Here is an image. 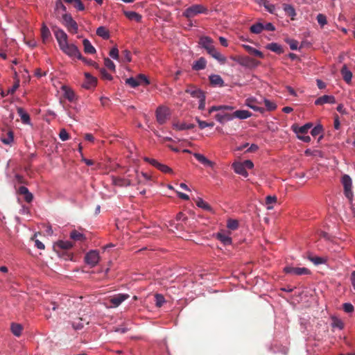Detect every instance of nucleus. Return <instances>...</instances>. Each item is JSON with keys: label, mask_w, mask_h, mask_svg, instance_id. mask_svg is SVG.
Instances as JSON below:
<instances>
[{"label": "nucleus", "mask_w": 355, "mask_h": 355, "mask_svg": "<svg viewBox=\"0 0 355 355\" xmlns=\"http://www.w3.org/2000/svg\"><path fill=\"white\" fill-rule=\"evenodd\" d=\"M54 35L60 50L64 53L71 58L73 55H80V51L78 47L73 44H69L68 36L62 29L58 28L54 31Z\"/></svg>", "instance_id": "nucleus-1"}, {"label": "nucleus", "mask_w": 355, "mask_h": 355, "mask_svg": "<svg viewBox=\"0 0 355 355\" xmlns=\"http://www.w3.org/2000/svg\"><path fill=\"white\" fill-rule=\"evenodd\" d=\"M199 44L205 49L207 53L218 61L220 64H225L226 58L222 55L214 46L213 40L208 36H202L199 40Z\"/></svg>", "instance_id": "nucleus-2"}, {"label": "nucleus", "mask_w": 355, "mask_h": 355, "mask_svg": "<svg viewBox=\"0 0 355 355\" xmlns=\"http://www.w3.org/2000/svg\"><path fill=\"white\" fill-rule=\"evenodd\" d=\"M262 103H264L267 110L268 111H272L277 108L275 103L270 101L266 98H261L260 101L252 98H248L247 99H245V105L261 113H263L264 112V108L259 106L260 105L262 104Z\"/></svg>", "instance_id": "nucleus-3"}, {"label": "nucleus", "mask_w": 355, "mask_h": 355, "mask_svg": "<svg viewBox=\"0 0 355 355\" xmlns=\"http://www.w3.org/2000/svg\"><path fill=\"white\" fill-rule=\"evenodd\" d=\"M228 111L231 110H223V111L218 112L215 116L216 120L220 123H224L236 118L240 119H244V110H236L232 113H229Z\"/></svg>", "instance_id": "nucleus-4"}, {"label": "nucleus", "mask_w": 355, "mask_h": 355, "mask_svg": "<svg viewBox=\"0 0 355 355\" xmlns=\"http://www.w3.org/2000/svg\"><path fill=\"white\" fill-rule=\"evenodd\" d=\"M207 12L208 9L205 6L202 4H193L185 9L182 13V15L189 19L198 15L207 14Z\"/></svg>", "instance_id": "nucleus-5"}, {"label": "nucleus", "mask_w": 355, "mask_h": 355, "mask_svg": "<svg viewBox=\"0 0 355 355\" xmlns=\"http://www.w3.org/2000/svg\"><path fill=\"white\" fill-rule=\"evenodd\" d=\"M243 146H240L235 149L234 156L236 159L233 162L232 165L234 172L241 175H244V162L242 161V154L240 153V151L243 149Z\"/></svg>", "instance_id": "nucleus-6"}, {"label": "nucleus", "mask_w": 355, "mask_h": 355, "mask_svg": "<svg viewBox=\"0 0 355 355\" xmlns=\"http://www.w3.org/2000/svg\"><path fill=\"white\" fill-rule=\"evenodd\" d=\"M62 24L65 26L67 30L71 33H76L78 32V24L73 19L71 15L68 13H64L62 16Z\"/></svg>", "instance_id": "nucleus-7"}, {"label": "nucleus", "mask_w": 355, "mask_h": 355, "mask_svg": "<svg viewBox=\"0 0 355 355\" xmlns=\"http://www.w3.org/2000/svg\"><path fill=\"white\" fill-rule=\"evenodd\" d=\"M98 251L96 250H89L85 256V262L91 268L96 266L100 261Z\"/></svg>", "instance_id": "nucleus-8"}, {"label": "nucleus", "mask_w": 355, "mask_h": 355, "mask_svg": "<svg viewBox=\"0 0 355 355\" xmlns=\"http://www.w3.org/2000/svg\"><path fill=\"white\" fill-rule=\"evenodd\" d=\"M341 182L344 188V194L349 200H352L353 193L352 191V181L349 175H344L342 177Z\"/></svg>", "instance_id": "nucleus-9"}, {"label": "nucleus", "mask_w": 355, "mask_h": 355, "mask_svg": "<svg viewBox=\"0 0 355 355\" xmlns=\"http://www.w3.org/2000/svg\"><path fill=\"white\" fill-rule=\"evenodd\" d=\"M170 116V110L166 106H159L156 110V119L159 124L165 123Z\"/></svg>", "instance_id": "nucleus-10"}, {"label": "nucleus", "mask_w": 355, "mask_h": 355, "mask_svg": "<svg viewBox=\"0 0 355 355\" xmlns=\"http://www.w3.org/2000/svg\"><path fill=\"white\" fill-rule=\"evenodd\" d=\"M130 297V295L127 293H119L114 296H112L110 302V305L106 304L107 308H116L118 307L122 302L125 300H128Z\"/></svg>", "instance_id": "nucleus-11"}, {"label": "nucleus", "mask_w": 355, "mask_h": 355, "mask_svg": "<svg viewBox=\"0 0 355 355\" xmlns=\"http://www.w3.org/2000/svg\"><path fill=\"white\" fill-rule=\"evenodd\" d=\"M284 270L286 273L295 275H309L311 273V271L306 268L287 266L284 268Z\"/></svg>", "instance_id": "nucleus-12"}, {"label": "nucleus", "mask_w": 355, "mask_h": 355, "mask_svg": "<svg viewBox=\"0 0 355 355\" xmlns=\"http://www.w3.org/2000/svg\"><path fill=\"white\" fill-rule=\"evenodd\" d=\"M193 157L202 164H203L205 166L214 168V162L208 159L205 155L200 153H193Z\"/></svg>", "instance_id": "nucleus-13"}, {"label": "nucleus", "mask_w": 355, "mask_h": 355, "mask_svg": "<svg viewBox=\"0 0 355 355\" xmlns=\"http://www.w3.org/2000/svg\"><path fill=\"white\" fill-rule=\"evenodd\" d=\"M336 100L334 96L324 95L318 98L315 101V104L316 105H322L325 103L334 104Z\"/></svg>", "instance_id": "nucleus-14"}, {"label": "nucleus", "mask_w": 355, "mask_h": 355, "mask_svg": "<svg viewBox=\"0 0 355 355\" xmlns=\"http://www.w3.org/2000/svg\"><path fill=\"white\" fill-rule=\"evenodd\" d=\"M135 179L136 180L132 181L137 184H145L150 180V177L145 173L143 172H139L137 171H135Z\"/></svg>", "instance_id": "nucleus-15"}, {"label": "nucleus", "mask_w": 355, "mask_h": 355, "mask_svg": "<svg viewBox=\"0 0 355 355\" xmlns=\"http://www.w3.org/2000/svg\"><path fill=\"white\" fill-rule=\"evenodd\" d=\"M216 238L223 245H228L232 243V239L228 234L225 232H220L216 234Z\"/></svg>", "instance_id": "nucleus-16"}, {"label": "nucleus", "mask_w": 355, "mask_h": 355, "mask_svg": "<svg viewBox=\"0 0 355 355\" xmlns=\"http://www.w3.org/2000/svg\"><path fill=\"white\" fill-rule=\"evenodd\" d=\"M61 89L64 93V98H66L69 101L72 102L75 100L76 94L70 87L67 85H62Z\"/></svg>", "instance_id": "nucleus-17"}, {"label": "nucleus", "mask_w": 355, "mask_h": 355, "mask_svg": "<svg viewBox=\"0 0 355 355\" xmlns=\"http://www.w3.org/2000/svg\"><path fill=\"white\" fill-rule=\"evenodd\" d=\"M114 184L120 187H127L135 184L132 179H121L119 178H112Z\"/></svg>", "instance_id": "nucleus-18"}, {"label": "nucleus", "mask_w": 355, "mask_h": 355, "mask_svg": "<svg viewBox=\"0 0 355 355\" xmlns=\"http://www.w3.org/2000/svg\"><path fill=\"white\" fill-rule=\"evenodd\" d=\"M85 77L86 78L85 83L83 84V87L86 89H89L92 86L96 85V78L92 76L89 73L85 72Z\"/></svg>", "instance_id": "nucleus-19"}, {"label": "nucleus", "mask_w": 355, "mask_h": 355, "mask_svg": "<svg viewBox=\"0 0 355 355\" xmlns=\"http://www.w3.org/2000/svg\"><path fill=\"white\" fill-rule=\"evenodd\" d=\"M312 127V123H308L300 128H298L297 125H293L292 128L295 133L297 134V135H304L306 134L309 131V130Z\"/></svg>", "instance_id": "nucleus-20"}, {"label": "nucleus", "mask_w": 355, "mask_h": 355, "mask_svg": "<svg viewBox=\"0 0 355 355\" xmlns=\"http://www.w3.org/2000/svg\"><path fill=\"white\" fill-rule=\"evenodd\" d=\"M186 92L189 94L193 98H201L202 96H205L204 92L200 89H197L196 87H190L187 88L186 89Z\"/></svg>", "instance_id": "nucleus-21"}, {"label": "nucleus", "mask_w": 355, "mask_h": 355, "mask_svg": "<svg viewBox=\"0 0 355 355\" xmlns=\"http://www.w3.org/2000/svg\"><path fill=\"white\" fill-rule=\"evenodd\" d=\"M245 52H247L251 57L259 58H263L262 52L248 45H245Z\"/></svg>", "instance_id": "nucleus-22"}, {"label": "nucleus", "mask_w": 355, "mask_h": 355, "mask_svg": "<svg viewBox=\"0 0 355 355\" xmlns=\"http://www.w3.org/2000/svg\"><path fill=\"white\" fill-rule=\"evenodd\" d=\"M209 80L212 85L222 87L224 85V81L219 75L213 74L209 76Z\"/></svg>", "instance_id": "nucleus-23"}, {"label": "nucleus", "mask_w": 355, "mask_h": 355, "mask_svg": "<svg viewBox=\"0 0 355 355\" xmlns=\"http://www.w3.org/2000/svg\"><path fill=\"white\" fill-rule=\"evenodd\" d=\"M51 34L49 28L46 26L45 24H43L41 28V37L42 42L46 43L51 37Z\"/></svg>", "instance_id": "nucleus-24"}, {"label": "nucleus", "mask_w": 355, "mask_h": 355, "mask_svg": "<svg viewBox=\"0 0 355 355\" xmlns=\"http://www.w3.org/2000/svg\"><path fill=\"white\" fill-rule=\"evenodd\" d=\"M70 238L75 241H84L86 240L85 235L76 230L71 232Z\"/></svg>", "instance_id": "nucleus-25"}, {"label": "nucleus", "mask_w": 355, "mask_h": 355, "mask_svg": "<svg viewBox=\"0 0 355 355\" xmlns=\"http://www.w3.org/2000/svg\"><path fill=\"white\" fill-rule=\"evenodd\" d=\"M17 113L19 115L21 120L23 123L24 124H30L31 119L30 116L28 113H26L23 108L18 107L17 108Z\"/></svg>", "instance_id": "nucleus-26"}, {"label": "nucleus", "mask_w": 355, "mask_h": 355, "mask_svg": "<svg viewBox=\"0 0 355 355\" xmlns=\"http://www.w3.org/2000/svg\"><path fill=\"white\" fill-rule=\"evenodd\" d=\"M124 15L125 17L130 20H133L135 21H140L141 20V15L135 11H125Z\"/></svg>", "instance_id": "nucleus-27"}, {"label": "nucleus", "mask_w": 355, "mask_h": 355, "mask_svg": "<svg viewBox=\"0 0 355 355\" xmlns=\"http://www.w3.org/2000/svg\"><path fill=\"white\" fill-rule=\"evenodd\" d=\"M260 63V61L257 60L256 58L245 55V67H256L259 65Z\"/></svg>", "instance_id": "nucleus-28"}, {"label": "nucleus", "mask_w": 355, "mask_h": 355, "mask_svg": "<svg viewBox=\"0 0 355 355\" xmlns=\"http://www.w3.org/2000/svg\"><path fill=\"white\" fill-rule=\"evenodd\" d=\"M83 44L84 47V51L86 53L94 54L96 53L95 48L92 46L91 42L87 39L83 40Z\"/></svg>", "instance_id": "nucleus-29"}, {"label": "nucleus", "mask_w": 355, "mask_h": 355, "mask_svg": "<svg viewBox=\"0 0 355 355\" xmlns=\"http://www.w3.org/2000/svg\"><path fill=\"white\" fill-rule=\"evenodd\" d=\"M207 64L206 60L204 58H200L193 62L192 68L194 70L198 71L205 68Z\"/></svg>", "instance_id": "nucleus-30"}, {"label": "nucleus", "mask_w": 355, "mask_h": 355, "mask_svg": "<svg viewBox=\"0 0 355 355\" xmlns=\"http://www.w3.org/2000/svg\"><path fill=\"white\" fill-rule=\"evenodd\" d=\"M341 74L343 76V80L347 83H349L351 82L352 78V73L347 68L345 65L343 66L341 69Z\"/></svg>", "instance_id": "nucleus-31"}, {"label": "nucleus", "mask_w": 355, "mask_h": 355, "mask_svg": "<svg viewBox=\"0 0 355 355\" xmlns=\"http://www.w3.org/2000/svg\"><path fill=\"white\" fill-rule=\"evenodd\" d=\"M55 11L58 15L60 14L62 16V14L67 13V8L61 0H56Z\"/></svg>", "instance_id": "nucleus-32"}, {"label": "nucleus", "mask_w": 355, "mask_h": 355, "mask_svg": "<svg viewBox=\"0 0 355 355\" xmlns=\"http://www.w3.org/2000/svg\"><path fill=\"white\" fill-rule=\"evenodd\" d=\"M266 49L270 50L272 52L277 53L278 54H281L284 52L283 49L281 45L277 43H270L266 46Z\"/></svg>", "instance_id": "nucleus-33"}, {"label": "nucleus", "mask_w": 355, "mask_h": 355, "mask_svg": "<svg viewBox=\"0 0 355 355\" xmlns=\"http://www.w3.org/2000/svg\"><path fill=\"white\" fill-rule=\"evenodd\" d=\"M173 128L178 130H184L192 129L194 127L193 124L186 123H175L173 125Z\"/></svg>", "instance_id": "nucleus-34"}, {"label": "nucleus", "mask_w": 355, "mask_h": 355, "mask_svg": "<svg viewBox=\"0 0 355 355\" xmlns=\"http://www.w3.org/2000/svg\"><path fill=\"white\" fill-rule=\"evenodd\" d=\"M235 109L234 107L231 105H218V106H212L209 110V114H211L213 112L218 111V112L220 111H223V110H234Z\"/></svg>", "instance_id": "nucleus-35"}, {"label": "nucleus", "mask_w": 355, "mask_h": 355, "mask_svg": "<svg viewBox=\"0 0 355 355\" xmlns=\"http://www.w3.org/2000/svg\"><path fill=\"white\" fill-rule=\"evenodd\" d=\"M56 245L63 250H69L73 247V243L70 241H58Z\"/></svg>", "instance_id": "nucleus-36"}, {"label": "nucleus", "mask_w": 355, "mask_h": 355, "mask_svg": "<svg viewBox=\"0 0 355 355\" xmlns=\"http://www.w3.org/2000/svg\"><path fill=\"white\" fill-rule=\"evenodd\" d=\"M96 34L103 39H108L110 37L109 31L104 26H100L96 30Z\"/></svg>", "instance_id": "nucleus-37"}, {"label": "nucleus", "mask_w": 355, "mask_h": 355, "mask_svg": "<svg viewBox=\"0 0 355 355\" xmlns=\"http://www.w3.org/2000/svg\"><path fill=\"white\" fill-rule=\"evenodd\" d=\"M250 31L254 34H259L263 30V24L261 22H257L250 28Z\"/></svg>", "instance_id": "nucleus-38"}, {"label": "nucleus", "mask_w": 355, "mask_h": 355, "mask_svg": "<svg viewBox=\"0 0 355 355\" xmlns=\"http://www.w3.org/2000/svg\"><path fill=\"white\" fill-rule=\"evenodd\" d=\"M14 140V135L13 132L12 131H8L6 134V136L4 137H2L1 139V141L6 145H10Z\"/></svg>", "instance_id": "nucleus-39"}, {"label": "nucleus", "mask_w": 355, "mask_h": 355, "mask_svg": "<svg viewBox=\"0 0 355 355\" xmlns=\"http://www.w3.org/2000/svg\"><path fill=\"white\" fill-rule=\"evenodd\" d=\"M277 198L275 196H268L266 198V204L268 209H272L273 208V204L277 202Z\"/></svg>", "instance_id": "nucleus-40"}, {"label": "nucleus", "mask_w": 355, "mask_h": 355, "mask_svg": "<svg viewBox=\"0 0 355 355\" xmlns=\"http://www.w3.org/2000/svg\"><path fill=\"white\" fill-rule=\"evenodd\" d=\"M73 58H78V60H82L83 62H84L85 64H88V65H91V66H94L95 68L98 69V65L97 63H96L95 62L92 61V60H89V59H87V58H83L82 55H81V53H80V55H73Z\"/></svg>", "instance_id": "nucleus-41"}, {"label": "nucleus", "mask_w": 355, "mask_h": 355, "mask_svg": "<svg viewBox=\"0 0 355 355\" xmlns=\"http://www.w3.org/2000/svg\"><path fill=\"white\" fill-rule=\"evenodd\" d=\"M196 204H197L198 207H199L206 211H212V208L211 207V206L201 198L198 199V200L196 201Z\"/></svg>", "instance_id": "nucleus-42"}, {"label": "nucleus", "mask_w": 355, "mask_h": 355, "mask_svg": "<svg viewBox=\"0 0 355 355\" xmlns=\"http://www.w3.org/2000/svg\"><path fill=\"white\" fill-rule=\"evenodd\" d=\"M11 331L15 336H19L22 331L21 325L19 324H16V323L12 324Z\"/></svg>", "instance_id": "nucleus-43"}, {"label": "nucleus", "mask_w": 355, "mask_h": 355, "mask_svg": "<svg viewBox=\"0 0 355 355\" xmlns=\"http://www.w3.org/2000/svg\"><path fill=\"white\" fill-rule=\"evenodd\" d=\"M284 10L286 12V15L291 16L292 19H293V17L296 15L295 10L294 8L289 4H284Z\"/></svg>", "instance_id": "nucleus-44"}, {"label": "nucleus", "mask_w": 355, "mask_h": 355, "mask_svg": "<svg viewBox=\"0 0 355 355\" xmlns=\"http://www.w3.org/2000/svg\"><path fill=\"white\" fill-rule=\"evenodd\" d=\"M309 259L312 261L315 265H319V264H322V263H324L325 261H326V259L322 258V257H317V256H311V255H309L308 257Z\"/></svg>", "instance_id": "nucleus-45"}, {"label": "nucleus", "mask_w": 355, "mask_h": 355, "mask_svg": "<svg viewBox=\"0 0 355 355\" xmlns=\"http://www.w3.org/2000/svg\"><path fill=\"white\" fill-rule=\"evenodd\" d=\"M125 83L132 88H135L141 85V83L137 80V78H129L125 80Z\"/></svg>", "instance_id": "nucleus-46"}, {"label": "nucleus", "mask_w": 355, "mask_h": 355, "mask_svg": "<svg viewBox=\"0 0 355 355\" xmlns=\"http://www.w3.org/2000/svg\"><path fill=\"white\" fill-rule=\"evenodd\" d=\"M131 61L130 52L128 50H124L122 51L121 62H130Z\"/></svg>", "instance_id": "nucleus-47"}, {"label": "nucleus", "mask_w": 355, "mask_h": 355, "mask_svg": "<svg viewBox=\"0 0 355 355\" xmlns=\"http://www.w3.org/2000/svg\"><path fill=\"white\" fill-rule=\"evenodd\" d=\"M196 121H197L199 128L200 129H205V128H207V127H213L214 125V123H212V122L208 123V122H206L204 121H201L198 118L196 119Z\"/></svg>", "instance_id": "nucleus-48"}, {"label": "nucleus", "mask_w": 355, "mask_h": 355, "mask_svg": "<svg viewBox=\"0 0 355 355\" xmlns=\"http://www.w3.org/2000/svg\"><path fill=\"white\" fill-rule=\"evenodd\" d=\"M104 64H105V66L107 69H110V70H112V71H115V64H114V62H113L110 59H109L108 58H105V59H104Z\"/></svg>", "instance_id": "nucleus-49"}, {"label": "nucleus", "mask_w": 355, "mask_h": 355, "mask_svg": "<svg viewBox=\"0 0 355 355\" xmlns=\"http://www.w3.org/2000/svg\"><path fill=\"white\" fill-rule=\"evenodd\" d=\"M227 227L231 230H234L238 227V221L236 220L230 219L227 220Z\"/></svg>", "instance_id": "nucleus-50"}, {"label": "nucleus", "mask_w": 355, "mask_h": 355, "mask_svg": "<svg viewBox=\"0 0 355 355\" xmlns=\"http://www.w3.org/2000/svg\"><path fill=\"white\" fill-rule=\"evenodd\" d=\"M261 1H263V6L270 13H274L275 10V6L272 4L269 3L266 0H260Z\"/></svg>", "instance_id": "nucleus-51"}, {"label": "nucleus", "mask_w": 355, "mask_h": 355, "mask_svg": "<svg viewBox=\"0 0 355 355\" xmlns=\"http://www.w3.org/2000/svg\"><path fill=\"white\" fill-rule=\"evenodd\" d=\"M322 132V125H316L315 127H314L311 131V134L313 137H316L319 135H320Z\"/></svg>", "instance_id": "nucleus-52"}, {"label": "nucleus", "mask_w": 355, "mask_h": 355, "mask_svg": "<svg viewBox=\"0 0 355 355\" xmlns=\"http://www.w3.org/2000/svg\"><path fill=\"white\" fill-rule=\"evenodd\" d=\"M137 80L141 83V85L144 83L146 85H148L150 84V81L147 76H146L144 74H139L137 76Z\"/></svg>", "instance_id": "nucleus-53"}, {"label": "nucleus", "mask_w": 355, "mask_h": 355, "mask_svg": "<svg viewBox=\"0 0 355 355\" xmlns=\"http://www.w3.org/2000/svg\"><path fill=\"white\" fill-rule=\"evenodd\" d=\"M100 73L102 78L105 80H111L112 79V76L110 74L106 69L101 68L100 69Z\"/></svg>", "instance_id": "nucleus-54"}, {"label": "nucleus", "mask_w": 355, "mask_h": 355, "mask_svg": "<svg viewBox=\"0 0 355 355\" xmlns=\"http://www.w3.org/2000/svg\"><path fill=\"white\" fill-rule=\"evenodd\" d=\"M155 302L156 306L158 307H161L163 304L165 302L164 298L162 295L156 294L155 295Z\"/></svg>", "instance_id": "nucleus-55"}, {"label": "nucleus", "mask_w": 355, "mask_h": 355, "mask_svg": "<svg viewBox=\"0 0 355 355\" xmlns=\"http://www.w3.org/2000/svg\"><path fill=\"white\" fill-rule=\"evenodd\" d=\"M317 21L321 26H324L327 22L326 16L323 14H318L317 15Z\"/></svg>", "instance_id": "nucleus-56"}, {"label": "nucleus", "mask_w": 355, "mask_h": 355, "mask_svg": "<svg viewBox=\"0 0 355 355\" xmlns=\"http://www.w3.org/2000/svg\"><path fill=\"white\" fill-rule=\"evenodd\" d=\"M73 4L78 10L82 11L85 9V6L80 0H73Z\"/></svg>", "instance_id": "nucleus-57"}, {"label": "nucleus", "mask_w": 355, "mask_h": 355, "mask_svg": "<svg viewBox=\"0 0 355 355\" xmlns=\"http://www.w3.org/2000/svg\"><path fill=\"white\" fill-rule=\"evenodd\" d=\"M59 137L62 141H64L69 139V136L65 129H62L60 132Z\"/></svg>", "instance_id": "nucleus-58"}, {"label": "nucleus", "mask_w": 355, "mask_h": 355, "mask_svg": "<svg viewBox=\"0 0 355 355\" xmlns=\"http://www.w3.org/2000/svg\"><path fill=\"white\" fill-rule=\"evenodd\" d=\"M110 56L114 60H119V50L116 47H113L110 50Z\"/></svg>", "instance_id": "nucleus-59"}, {"label": "nucleus", "mask_w": 355, "mask_h": 355, "mask_svg": "<svg viewBox=\"0 0 355 355\" xmlns=\"http://www.w3.org/2000/svg\"><path fill=\"white\" fill-rule=\"evenodd\" d=\"M157 168L164 173H172V169L166 165L159 164Z\"/></svg>", "instance_id": "nucleus-60"}, {"label": "nucleus", "mask_w": 355, "mask_h": 355, "mask_svg": "<svg viewBox=\"0 0 355 355\" xmlns=\"http://www.w3.org/2000/svg\"><path fill=\"white\" fill-rule=\"evenodd\" d=\"M287 43L289 44L291 49L297 50L298 48V42L295 40H288Z\"/></svg>", "instance_id": "nucleus-61"}, {"label": "nucleus", "mask_w": 355, "mask_h": 355, "mask_svg": "<svg viewBox=\"0 0 355 355\" xmlns=\"http://www.w3.org/2000/svg\"><path fill=\"white\" fill-rule=\"evenodd\" d=\"M343 309L346 313H352L354 311V306L350 303L343 304Z\"/></svg>", "instance_id": "nucleus-62"}, {"label": "nucleus", "mask_w": 355, "mask_h": 355, "mask_svg": "<svg viewBox=\"0 0 355 355\" xmlns=\"http://www.w3.org/2000/svg\"><path fill=\"white\" fill-rule=\"evenodd\" d=\"M19 86V83L18 81H17L16 83H15V84L8 89L7 91V94H12L15 92V91L18 89Z\"/></svg>", "instance_id": "nucleus-63"}, {"label": "nucleus", "mask_w": 355, "mask_h": 355, "mask_svg": "<svg viewBox=\"0 0 355 355\" xmlns=\"http://www.w3.org/2000/svg\"><path fill=\"white\" fill-rule=\"evenodd\" d=\"M205 108V96L199 99L198 109L203 110Z\"/></svg>", "instance_id": "nucleus-64"}]
</instances>
